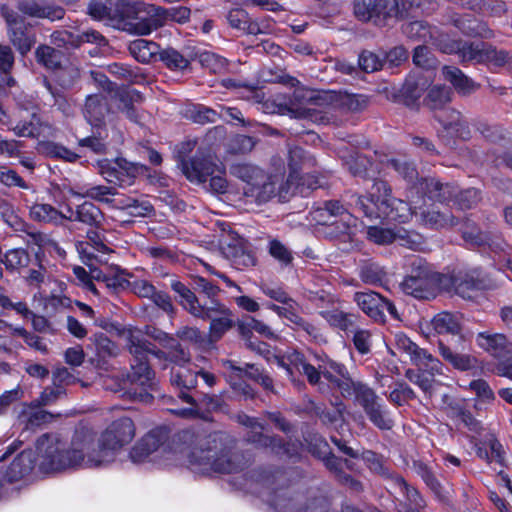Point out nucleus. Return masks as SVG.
Returning <instances> with one entry per match:
<instances>
[{
  "label": "nucleus",
  "instance_id": "nucleus-1",
  "mask_svg": "<svg viewBox=\"0 0 512 512\" xmlns=\"http://www.w3.org/2000/svg\"><path fill=\"white\" fill-rule=\"evenodd\" d=\"M135 430L130 417L117 418L102 432L97 448L95 432L86 427L74 431L69 448L56 435L45 433L36 440V454L42 459L41 464L52 471L75 468L83 462L98 467L112 462L115 453L134 439Z\"/></svg>",
  "mask_w": 512,
  "mask_h": 512
},
{
  "label": "nucleus",
  "instance_id": "nucleus-2",
  "mask_svg": "<svg viewBox=\"0 0 512 512\" xmlns=\"http://www.w3.org/2000/svg\"><path fill=\"white\" fill-rule=\"evenodd\" d=\"M347 165L354 177L373 180L372 191L357 198L356 208L363 216L370 220L396 223H406L410 219L409 203L394 197L388 182L376 178V164L371 158L357 154L350 158Z\"/></svg>",
  "mask_w": 512,
  "mask_h": 512
},
{
  "label": "nucleus",
  "instance_id": "nucleus-3",
  "mask_svg": "<svg viewBox=\"0 0 512 512\" xmlns=\"http://www.w3.org/2000/svg\"><path fill=\"white\" fill-rule=\"evenodd\" d=\"M128 350L132 358L130 361L131 370L127 378L132 386L128 393L133 400L149 403L153 401L152 391L155 390V371L150 365V357L166 359L175 366L190 363L191 357L187 348L176 342L166 353L159 349L154 343L140 334L131 333L128 337Z\"/></svg>",
  "mask_w": 512,
  "mask_h": 512
},
{
  "label": "nucleus",
  "instance_id": "nucleus-4",
  "mask_svg": "<svg viewBox=\"0 0 512 512\" xmlns=\"http://www.w3.org/2000/svg\"><path fill=\"white\" fill-rule=\"evenodd\" d=\"M191 469L202 475L232 474L244 470V456L214 433L203 437L188 454Z\"/></svg>",
  "mask_w": 512,
  "mask_h": 512
},
{
  "label": "nucleus",
  "instance_id": "nucleus-5",
  "mask_svg": "<svg viewBox=\"0 0 512 512\" xmlns=\"http://www.w3.org/2000/svg\"><path fill=\"white\" fill-rule=\"evenodd\" d=\"M431 325L439 336L438 351L445 362L459 371H468L475 367V358L460 352L465 338L458 314L448 311L439 312L432 318Z\"/></svg>",
  "mask_w": 512,
  "mask_h": 512
},
{
  "label": "nucleus",
  "instance_id": "nucleus-6",
  "mask_svg": "<svg viewBox=\"0 0 512 512\" xmlns=\"http://www.w3.org/2000/svg\"><path fill=\"white\" fill-rule=\"evenodd\" d=\"M288 176L284 183L278 184V197L287 201L291 196L307 197L320 187L314 155L302 147L294 146L288 151Z\"/></svg>",
  "mask_w": 512,
  "mask_h": 512
},
{
  "label": "nucleus",
  "instance_id": "nucleus-7",
  "mask_svg": "<svg viewBox=\"0 0 512 512\" xmlns=\"http://www.w3.org/2000/svg\"><path fill=\"white\" fill-rule=\"evenodd\" d=\"M164 12L165 8L142 1L116 0L111 25L131 34L149 35L163 27Z\"/></svg>",
  "mask_w": 512,
  "mask_h": 512
},
{
  "label": "nucleus",
  "instance_id": "nucleus-8",
  "mask_svg": "<svg viewBox=\"0 0 512 512\" xmlns=\"http://www.w3.org/2000/svg\"><path fill=\"white\" fill-rule=\"evenodd\" d=\"M444 273L436 272L421 257L409 259L407 273L401 282V289L406 295L419 300H431L443 292Z\"/></svg>",
  "mask_w": 512,
  "mask_h": 512
},
{
  "label": "nucleus",
  "instance_id": "nucleus-9",
  "mask_svg": "<svg viewBox=\"0 0 512 512\" xmlns=\"http://www.w3.org/2000/svg\"><path fill=\"white\" fill-rule=\"evenodd\" d=\"M230 173L245 183L244 195L256 204H264L278 195L279 178L268 175L263 169L249 163H234Z\"/></svg>",
  "mask_w": 512,
  "mask_h": 512
},
{
  "label": "nucleus",
  "instance_id": "nucleus-10",
  "mask_svg": "<svg viewBox=\"0 0 512 512\" xmlns=\"http://www.w3.org/2000/svg\"><path fill=\"white\" fill-rule=\"evenodd\" d=\"M443 52L448 54H457L461 63L475 62L477 64L492 65L494 67H503L508 61V52L498 50L490 43L466 42L462 40H450L442 47Z\"/></svg>",
  "mask_w": 512,
  "mask_h": 512
},
{
  "label": "nucleus",
  "instance_id": "nucleus-11",
  "mask_svg": "<svg viewBox=\"0 0 512 512\" xmlns=\"http://www.w3.org/2000/svg\"><path fill=\"white\" fill-rule=\"evenodd\" d=\"M404 6L403 0H355L353 12L360 21L385 26L389 19L406 18Z\"/></svg>",
  "mask_w": 512,
  "mask_h": 512
},
{
  "label": "nucleus",
  "instance_id": "nucleus-12",
  "mask_svg": "<svg viewBox=\"0 0 512 512\" xmlns=\"http://www.w3.org/2000/svg\"><path fill=\"white\" fill-rule=\"evenodd\" d=\"M352 396L376 428L382 431L393 428L394 420L390 416V411L370 386L361 381H356Z\"/></svg>",
  "mask_w": 512,
  "mask_h": 512
},
{
  "label": "nucleus",
  "instance_id": "nucleus-13",
  "mask_svg": "<svg viewBox=\"0 0 512 512\" xmlns=\"http://www.w3.org/2000/svg\"><path fill=\"white\" fill-rule=\"evenodd\" d=\"M443 278V292L454 293L463 299H471L472 293L489 288L488 280L480 269H454L444 273Z\"/></svg>",
  "mask_w": 512,
  "mask_h": 512
},
{
  "label": "nucleus",
  "instance_id": "nucleus-14",
  "mask_svg": "<svg viewBox=\"0 0 512 512\" xmlns=\"http://www.w3.org/2000/svg\"><path fill=\"white\" fill-rule=\"evenodd\" d=\"M414 368H409L405 372V377L413 384L417 385L423 392H430L437 375L443 374L442 362L422 349L411 360Z\"/></svg>",
  "mask_w": 512,
  "mask_h": 512
},
{
  "label": "nucleus",
  "instance_id": "nucleus-15",
  "mask_svg": "<svg viewBox=\"0 0 512 512\" xmlns=\"http://www.w3.org/2000/svg\"><path fill=\"white\" fill-rule=\"evenodd\" d=\"M100 174L111 184L120 187L134 184L138 176H149L150 168L145 164L133 163L118 157L113 161L104 160L99 164Z\"/></svg>",
  "mask_w": 512,
  "mask_h": 512
},
{
  "label": "nucleus",
  "instance_id": "nucleus-16",
  "mask_svg": "<svg viewBox=\"0 0 512 512\" xmlns=\"http://www.w3.org/2000/svg\"><path fill=\"white\" fill-rule=\"evenodd\" d=\"M317 360L322 377L327 382V389L339 391L345 399L351 398L356 381L350 376L347 367L326 354L317 356Z\"/></svg>",
  "mask_w": 512,
  "mask_h": 512
},
{
  "label": "nucleus",
  "instance_id": "nucleus-17",
  "mask_svg": "<svg viewBox=\"0 0 512 512\" xmlns=\"http://www.w3.org/2000/svg\"><path fill=\"white\" fill-rule=\"evenodd\" d=\"M353 300L362 312L376 323H386L385 312H387L391 318L400 320L395 304L378 292L372 290L365 292L358 291L354 293Z\"/></svg>",
  "mask_w": 512,
  "mask_h": 512
},
{
  "label": "nucleus",
  "instance_id": "nucleus-18",
  "mask_svg": "<svg viewBox=\"0 0 512 512\" xmlns=\"http://www.w3.org/2000/svg\"><path fill=\"white\" fill-rule=\"evenodd\" d=\"M313 300L318 308L327 307V309H321L319 315L332 329L343 331L346 334L353 331L360 318L358 313L345 312L334 307V297L325 294L324 291L321 294L317 293Z\"/></svg>",
  "mask_w": 512,
  "mask_h": 512
},
{
  "label": "nucleus",
  "instance_id": "nucleus-19",
  "mask_svg": "<svg viewBox=\"0 0 512 512\" xmlns=\"http://www.w3.org/2000/svg\"><path fill=\"white\" fill-rule=\"evenodd\" d=\"M320 225L326 226L327 235L339 243L348 244L351 249H359L362 245V240L359 234L364 232V225L358 224V218L352 214H347L346 217L341 218L339 221L334 219L331 222L328 220H318Z\"/></svg>",
  "mask_w": 512,
  "mask_h": 512
},
{
  "label": "nucleus",
  "instance_id": "nucleus-20",
  "mask_svg": "<svg viewBox=\"0 0 512 512\" xmlns=\"http://www.w3.org/2000/svg\"><path fill=\"white\" fill-rule=\"evenodd\" d=\"M198 319L209 321V337L211 341H219L222 337L236 326L234 313L224 303L213 304L205 307Z\"/></svg>",
  "mask_w": 512,
  "mask_h": 512
},
{
  "label": "nucleus",
  "instance_id": "nucleus-21",
  "mask_svg": "<svg viewBox=\"0 0 512 512\" xmlns=\"http://www.w3.org/2000/svg\"><path fill=\"white\" fill-rule=\"evenodd\" d=\"M7 33L11 43L20 54H27L36 42L33 26L17 13L10 11L4 14Z\"/></svg>",
  "mask_w": 512,
  "mask_h": 512
},
{
  "label": "nucleus",
  "instance_id": "nucleus-22",
  "mask_svg": "<svg viewBox=\"0 0 512 512\" xmlns=\"http://www.w3.org/2000/svg\"><path fill=\"white\" fill-rule=\"evenodd\" d=\"M458 185L455 182H441L435 177H424L417 181L415 189L423 198L441 204L453 205Z\"/></svg>",
  "mask_w": 512,
  "mask_h": 512
},
{
  "label": "nucleus",
  "instance_id": "nucleus-23",
  "mask_svg": "<svg viewBox=\"0 0 512 512\" xmlns=\"http://www.w3.org/2000/svg\"><path fill=\"white\" fill-rule=\"evenodd\" d=\"M169 435L170 429L167 426L153 428L132 447L129 453L131 460L135 463L145 461L169 440Z\"/></svg>",
  "mask_w": 512,
  "mask_h": 512
},
{
  "label": "nucleus",
  "instance_id": "nucleus-24",
  "mask_svg": "<svg viewBox=\"0 0 512 512\" xmlns=\"http://www.w3.org/2000/svg\"><path fill=\"white\" fill-rule=\"evenodd\" d=\"M182 172L190 182L205 183L217 171L219 164L210 155L195 154L188 160L182 158Z\"/></svg>",
  "mask_w": 512,
  "mask_h": 512
},
{
  "label": "nucleus",
  "instance_id": "nucleus-25",
  "mask_svg": "<svg viewBox=\"0 0 512 512\" xmlns=\"http://www.w3.org/2000/svg\"><path fill=\"white\" fill-rule=\"evenodd\" d=\"M197 378L198 373L184 365L173 366L170 371V382L172 386L179 389L178 397L193 406L196 405V400L189 391L196 388Z\"/></svg>",
  "mask_w": 512,
  "mask_h": 512
},
{
  "label": "nucleus",
  "instance_id": "nucleus-26",
  "mask_svg": "<svg viewBox=\"0 0 512 512\" xmlns=\"http://www.w3.org/2000/svg\"><path fill=\"white\" fill-rule=\"evenodd\" d=\"M451 23L467 37L492 39L495 36L488 24L473 14H456L451 18Z\"/></svg>",
  "mask_w": 512,
  "mask_h": 512
},
{
  "label": "nucleus",
  "instance_id": "nucleus-27",
  "mask_svg": "<svg viewBox=\"0 0 512 512\" xmlns=\"http://www.w3.org/2000/svg\"><path fill=\"white\" fill-rule=\"evenodd\" d=\"M294 304L295 303H290V305L282 307L274 303H268L267 308L275 312L279 317L285 318L291 322L295 326L294 329L296 331H302L314 340L321 338L322 334L320 329L312 322L299 315L293 308Z\"/></svg>",
  "mask_w": 512,
  "mask_h": 512
},
{
  "label": "nucleus",
  "instance_id": "nucleus-28",
  "mask_svg": "<svg viewBox=\"0 0 512 512\" xmlns=\"http://www.w3.org/2000/svg\"><path fill=\"white\" fill-rule=\"evenodd\" d=\"M175 301L190 315L197 318L206 306H201L196 291L191 288V282L185 284L178 279L170 281Z\"/></svg>",
  "mask_w": 512,
  "mask_h": 512
},
{
  "label": "nucleus",
  "instance_id": "nucleus-29",
  "mask_svg": "<svg viewBox=\"0 0 512 512\" xmlns=\"http://www.w3.org/2000/svg\"><path fill=\"white\" fill-rule=\"evenodd\" d=\"M476 343L495 359L504 357L512 351V343L503 333L479 332L476 335Z\"/></svg>",
  "mask_w": 512,
  "mask_h": 512
},
{
  "label": "nucleus",
  "instance_id": "nucleus-30",
  "mask_svg": "<svg viewBox=\"0 0 512 512\" xmlns=\"http://www.w3.org/2000/svg\"><path fill=\"white\" fill-rule=\"evenodd\" d=\"M110 112V105L106 96L102 94L88 95L84 104V117L95 128L105 127V118Z\"/></svg>",
  "mask_w": 512,
  "mask_h": 512
},
{
  "label": "nucleus",
  "instance_id": "nucleus-31",
  "mask_svg": "<svg viewBox=\"0 0 512 512\" xmlns=\"http://www.w3.org/2000/svg\"><path fill=\"white\" fill-rule=\"evenodd\" d=\"M17 9L24 15L31 18L60 20L65 15V10L56 5H46L38 0H19Z\"/></svg>",
  "mask_w": 512,
  "mask_h": 512
},
{
  "label": "nucleus",
  "instance_id": "nucleus-32",
  "mask_svg": "<svg viewBox=\"0 0 512 512\" xmlns=\"http://www.w3.org/2000/svg\"><path fill=\"white\" fill-rule=\"evenodd\" d=\"M447 416L456 424H461L470 432L480 434L483 424L471 412L465 401H452L447 405Z\"/></svg>",
  "mask_w": 512,
  "mask_h": 512
},
{
  "label": "nucleus",
  "instance_id": "nucleus-33",
  "mask_svg": "<svg viewBox=\"0 0 512 512\" xmlns=\"http://www.w3.org/2000/svg\"><path fill=\"white\" fill-rule=\"evenodd\" d=\"M68 213L67 220L77 221L94 228L100 227L104 221L102 210L90 201L77 205L75 210L68 206Z\"/></svg>",
  "mask_w": 512,
  "mask_h": 512
},
{
  "label": "nucleus",
  "instance_id": "nucleus-34",
  "mask_svg": "<svg viewBox=\"0 0 512 512\" xmlns=\"http://www.w3.org/2000/svg\"><path fill=\"white\" fill-rule=\"evenodd\" d=\"M460 234L464 242L472 248L490 247L493 240L490 231L481 229L475 221L468 218L461 224Z\"/></svg>",
  "mask_w": 512,
  "mask_h": 512
},
{
  "label": "nucleus",
  "instance_id": "nucleus-35",
  "mask_svg": "<svg viewBox=\"0 0 512 512\" xmlns=\"http://www.w3.org/2000/svg\"><path fill=\"white\" fill-rule=\"evenodd\" d=\"M131 277H133L131 272L121 268L119 265H111L109 273L99 270L95 279L103 282L111 292L118 293L130 287L129 279Z\"/></svg>",
  "mask_w": 512,
  "mask_h": 512
},
{
  "label": "nucleus",
  "instance_id": "nucleus-36",
  "mask_svg": "<svg viewBox=\"0 0 512 512\" xmlns=\"http://www.w3.org/2000/svg\"><path fill=\"white\" fill-rule=\"evenodd\" d=\"M191 288L196 291L200 305L203 307L223 303L219 299L221 288L202 276L191 277Z\"/></svg>",
  "mask_w": 512,
  "mask_h": 512
},
{
  "label": "nucleus",
  "instance_id": "nucleus-37",
  "mask_svg": "<svg viewBox=\"0 0 512 512\" xmlns=\"http://www.w3.org/2000/svg\"><path fill=\"white\" fill-rule=\"evenodd\" d=\"M437 135L441 142L451 149L457 147L458 140L468 141L472 136L469 124L465 118L438 130Z\"/></svg>",
  "mask_w": 512,
  "mask_h": 512
},
{
  "label": "nucleus",
  "instance_id": "nucleus-38",
  "mask_svg": "<svg viewBox=\"0 0 512 512\" xmlns=\"http://www.w3.org/2000/svg\"><path fill=\"white\" fill-rule=\"evenodd\" d=\"M359 458L363 460L366 468L373 474L378 475L383 480L390 483L394 480L395 476L399 474L391 470L387 464L384 455L373 450L364 449Z\"/></svg>",
  "mask_w": 512,
  "mask_h": 512
},
{
  "label": "nucleus",
  "instance_id": "nucleus-39",
  "mask_svg": "<svg viewBox=\"0 0 512 512\" xmlns=\"http://www.w3.org/2000/svg\"><path fill=\"white\" fill-rule=\"evenodd\" d=\"M69 193L78 198H89L100 203H111L110 197L115 196L117 190L112 186L84 184L71 188Z\"/></svg>",
  "mask_w": 512,
  "mask_h": 512
},
{
  "label": "nucleus",
  "instance_id": "nucleus-40",
  "mask_svg": "<svg viewBox=\"0 0 512 512\" xmlns=\"http://www.w3.org/2000/svg\"><path fill=\"white\" fill-rule=\"evenodd\" d=\"M442 74L444 79L450 82L459 94L469 95L480 87L456 66H444Z\"/></svg>",
  "mask_w": 512,
  "mask_h": 512
},
{
  "label": "nucleus",
  "instance_id": "nucleus-41",
  "mask_svg": "<svg viewBox=\"0 0 512 512\" xmlns=\"http://www.w3.org/2000/svg\"><path fill=\"white\" fill-rule=\"evenodd\" d=\"M52 80L62 89H72L81 78L78 66L65 59L64 62L51 73Z\"/></svg>",
  "mask_w": 512,
  "mask_h": 512
},
{
  "label": "nucleus",
  "instance_id": "nucleus-42",
  "mask_svg": "<svg viewBox=\"0 0 512 512\" xmlns=\"http://www.w3.org/2000/svg\"><path fill=\"white\" fill-rule=\"evenodd\" d=\"M160 45L146 39H136L129 44L130 54L140 63H151L158 61Z\"/></svg>",
  "mask_w": 512,
  "mask_h": 512
},
{
  "label": "nucleus",
  "instance_id": "nucleus-43",
  "mask_svg": "<svg viewBox=\"0 0 512 512\" xmlns=\"http://www.w3.org/2000/svg\"><path fill=\"white\" fill-rule=\"evenodd\" d=\"M391 485L394 488H398L400 493H402L406 499L405 502H401L399 504V508L415 509V508H425L426 501L422 497L419 490L411 485L402 477L400 474L394 477V480L391 482Z\"/></svg>",
  "mask_w": 512,
  "mask_h": 512
},
{
  "label": "nucleus",
  "instance_id": "nucleus-44",
  "mask_svg": "<svg viewBox=\"0 0 512 512\" xmlns=\"http://www.w3.org/2000/svg\"><path fill=\"white\" fill-rule=\"evenodd\" d=\"M358 276L364 284L372 286H382L387 280L386 270L371 259L360 262Z\"/></svg>",
  "mask_w": 512,
  "mask_h": 512
},
{
  "label": "nucleus",
  "instance_id": "nucleus-45",
  "mask_svg": "<svg viewBox=\"0 0 512 512\" xmlns=\"http://www.w3.org/2000/svg\"><path fill=\"white\" fill-rule=\"evenodd\" d=\"M35 459L31 450L21 451L8 467V477L10 481H18L30 474L34 468Z\"/></svg>",
  "mask_w": 512,
  "mask_h": 512
},
{
  "label": "nucleus",
  "instance_id": "nucleus-46",
  "mask_svg": "<svg viewBox=\"0 0 512 512\" xmlns=\"http://www.w3.org/2000/svg\"><path fill=\"white\" fill-rule=\"evenodd\" d=\"M36 62L51 73L65 60L62 51L46 44H40L35 50Z\"/></svg>",
  "mask_w": 512,
  "mask_h": 512
},
{
  "label": "nucleus",
  "instance_id": "nucleus-47",
  "mask_svg": "<svg viewBox=\"0 0 512 512\" xmlns=\"http://www.w3.org/2000/svg\"><path fill=\"white\" fill-rule=\"evenodd\" d=\"M119 99V109L126 114V117L134 122L139 123V115L134 107V102H141L143 95L134 88H125L117 92Z\"/></svg>",
  "mask_w": 512,
  "mask_h": 512
},
{
  "label": "nucleus",
  "instance_id": "nucleus-48",
  "mask_svg": "<svg viewBox=\"0 0 512 512\" xmlns=\"http://www.w3.org/2000/svg\"><path fill=\"white\" fill-rule=\"evenodd\" d=\"M482 200V189L477 187H467L461 189L458 186L457 193L455 195V199L452 206L458 210L467 211L475 209L479 205V203L482 202Z\"/></svg>",
  "mask_w": 512,
  "mask_h": 512
},
{
  "label": "nucleus",
  "instance_id": "nucleus-49",
  "mask_svg": "<svg viewBox=\"0 0 512 512\" xmlns=\"http://www.w3.org/2000/svg\"><path fill=\"white\" fill-rule=\"evenodd\" d=\"M62 41L70 44L73 47H80L83 43L96 44L99 47H104L108 44L107 39L96 30H86L74 35L72 32L64 31L62 33Z\"/></svg>",
  "mask_w": 512,
  "mask_h": 512
},
{
  "label": "nucleus",
  "instance_id": "nucleus-50",
  "mask_svg": "<svg viewBox=\"0 0 512 512\" xmlns=\"http://www.w3.org/2000/svg\"><path fill=\"white\" fill-rule=\"evenodd\" d=\"M338 105L351 113H361L368 108L371 97L360 93L342 92L337 98Z\"/></svg>",
  "mask_w": 512,
  "mask_h": 512
},
{
  "label": "nucleus",
  "instance_id": "nucleus-51",
  "mask_svg": "<svg viewBox=\"0 0 512 512\" xmlns=\"http://www.w3.org/2000/svg\"><path fill=\"white\" fill-rule=\"evenodd\" d=\"M31 217L39 222L44 223H61L63 220H67V215L62 214L51 204L47 203H35L30 208Z\"/></svg>",
  "mask_w": 512,
  "mask_h": 512
},
{
  "label": "nucleus",
  "instance_id": "nucleus-52",
  "mask_svg": "<svg viewBox=\"0 0 512 512\" xmlns=\"http://www.w3.org/2000/svg\"><path fill=\"white\" fill-rule=\"evenodd\" d=\"M158 61L171 71H184L190 66V59L172 47L161 48Z\"/></svg>",
  "mask_w": 512,
  "mask_h": 512
},
{
  "label": "nucleus",
  "instance_id": "nucleus-53",
  "mask_svg": "<svg viewBox=\"0 0 512 512\" xmlns=\"http://www.w3.org/2000/svg\"><path fill=\"white\" fill-rule=\"evenodd\" d=\"M303 440L308 452L316 459L320 460L331 450L327 440L314 429L305 431Z\"/></svg>",
  "mask_w": 512,
  "mask_h": 512
},
{
  "label": "nucleus",
  "instance_id": "nucleus-54",
  "mask_svg": "<svg viewBox=\"0 0 512 512\" xmlns=\"http://www.w3.org/2000/svg\"><path fill=\"white\" fill-rule=\"evenodd\" d=\"M30 261V254L24 248L9 249L5 252L2 259L6 270L10 272H20V270L28 267Z\"/></svg>",
  "mask_w": 512,
  "mask_h": 512
},
{
  "label": "nucleus",
  "instance_id": "nucleus-55",
  "mask_svg": "<svg viewBox=\"0 0 512 512\" xmlns=\"http://www.w3.org/2000/svg\"><path fill=\"white\" fill-rule=\"evenodd\" d=\"M433 27L424 20L410 21L402 26L403 33L411 40L427 42L432 38Z\"/></svg>",
  "mask_w": 512,
  "mask_h": 512
},
{
  "label": "nucleus",
  "instance_id": "nucleus-56",
  "mask_svg": "<svg viewBox=\"0 0 512 512\" xmlns=\"http://www.w3.org/2000/svg\"><path fill=\"white\" fill-rule=\"evenodd\" d=\"M451 90L445 86H433L425 98V104L429 107L433 113L440 109H444L447 104L451 101Z\"/></svg>",
  "mask_w": 512,
  "mask_h": 512
},
{
  "label": "nucleus",
  "instance_id": "nucleus-57",
  "mask_svg": "<svg viewBox=\"0 0 512 512\" xmlns=\"http://www.w3.org/2000/svg\"><path fill=\"white\" fill-rule=\"evenodd\" d=\"M413 469L416 474L423 480L426 486L437 496H440L443 487L437 479L432 468L421 460L413 461Z\"/></svg>",
  "mask_w": 512,
  "mask_h": 512
},
{
  "label": "nucleus",
  "instance_id": "nucleus-58",
  "mask_svg": "<svg viewBox=\"0 0 512 512\" xmlns=\"http://www.w3.org/2000/svg\"><path fill=\"white\" fill-rule=\"evenodd\" d=\"M93 344L95 346V354L98 360L105 361L106 359L117 355V344L103 332L94 334Z\"/></svg>",
  "mask_w": 512,
  "mask_h": 512
},
{
  "label": "nucleus",
  "instance_id": "nucleus-59",
  "mask_svg": "<svg viewBox=\"0 0 512 512\" xmlns=\"http://www.w3.org/2000/svg\"><path fill=\"white\" fill-rule=\"evenodd\" d=\"M316 217L318 220H328L331 218L340 217L344 218L347 214H351L348 209L339 200H327L322 203L316 210Z\"/></svg>",
  "mask_w": 512,
  "mask_h": 512
},
{
  "label": "nucleus",
  "instance_id": "nucleus-60",
  "mask_svg": "<svg viewBox=\"0 0 512 512\" xmlns=\"http://www.w3.org/2000/svg\"><path fill=\"white\" fill-rule=\"evenodd\" d=\"M227 365L231 372V379H243L246 377L257 383L265 373L264 369L256 364L245 363L244 367H241L237 366L233 361L228 360Z\"/></svg>",
  "mask_w": 512,
  "mask_h": 512
},
{
  "label": "nucleus",
  "instance_id": "nucleus-61",
  "mask_svg": "<svg viewBox=\"0 0 512 512\" xmlns=\"http://www.w3.org/2000/svg\"><path fill=\"white\" fill-rule=\"evenodd\" d=\"M296 369L306 376L307 381L312 386H318L319 390L324 393L325 387L324 382L321 381V371L319 369V364L317 367L307 362L304 356L297 357V362L295 363Z\"/></svg>",
  "mask_w": 512,
  "mask_h": 512
},
{
  "label": "nucleus",
  "instance_id": "nucleus-62",
  "mask_svg": "<svg viewBox=\"0 0 512 512\" xmlns=\"http://www.w3.org/2000/svg\"><path fill=\"white\" fill-rule=\"evenodd\" d=\"M225 19L230 28L240 31L242 34L248 35V25H251V16L241 8H231L225 15Z\"/></svg>",
  "mask_w": 512,
  "mask_h": 512
},
{
  "label": "nucleus",
  "instance_id": "nucleus-63",
  "mask_svg": "<svg viewBox=\"0 0 512 512\" xmlns=\"http://www.w3.org/2000/svg\"><path fill=\"white\" fill-rule=\"evenodd\" d=\"M422 91L423 89L420 87L418 81L413 77H409L406 78L400 89V96L403 103L407 107L412 108L418 105V101L422 96Z\"/></svg>",
  "mask_w": 512,
  "mask_h": 512
},
{
  "label": "nucleus",
  "instance_id": "nucleus-64",
  "mask_svg": "<svg viewBox=\"0 0 512 512\" xmlns=\"http://www.w3.org/2000/svg\"><path fill=\"white\" fill-rule=\"evenodd\" d=\"M114 10L112 0H90L87 11L89 16L98 21L107 20L111 24Z\"/></svg>",
  "mask_w": 512,
  "mask_h": 512
}]
</instances>
